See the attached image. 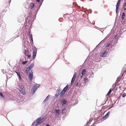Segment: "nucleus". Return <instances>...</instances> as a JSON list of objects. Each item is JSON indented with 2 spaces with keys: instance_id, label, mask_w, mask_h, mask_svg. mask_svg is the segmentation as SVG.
Instances as JSON below:
<instances>
[{
  "instance_id": "36",
  "label": "nucleus",
  "mask_w": 126,
  "mask_h": 126,
  "mask_svg": "<svg viewBox=\"0 0 126 126\" xmlns=\"http://www.w3.org/2000/svg\"><path fill=\"white\" fill-rule=\"evenodd\" d=\"M46 126H50L49 125L47 124L46 125Z\"/></svg>"
},
{
  "instance_id": "28",
  "label": "nucleus",
  "mask_w": 126,
  "mask_h": 126,
  "mask_svg": "<svg viewBox=\"0 0 126 126\" xmlns=\"http://www.w3.org/2000/svg\"><path fill=\"white\" fill-rule=\"evenodd\" d=\"M27 62V61H26L24 62H22V64L23 65H24Z\"/></svg>"
},
{
  "instance_id": "9",
  "label": "nucleus",
  "mask_w": 126,
  "mask_h": 126,
  "mask_svg": "<svg viewBox=\"0 0 126 126\" xmlns=\"http://www.w3.org/2000/svg\"><path fill=\"white\" fill-rule=\"evenodd\" d=\"M120 3H117L116 5V13H117V11L118 10L119 7V5H120Z\"/></svg>"
},
{
  "instance_id": "7",
  "label": "nucleus",
  "mask_w": 126,
  "mask_h": 126,
  "mask_svg": "<svg viewBox=\"0 0 126 126\" xmlns=\"http://www.w3.org/2000/svg\"><path fill=\"white\" fill-rule=\"evenodd\" d=\"M33 72L32 70L29 73V79L31 81L33 78Z\"/></svg>"
},
{
  "instance_id": "13",
  "label": "nucleus",
  "mask_w": 126,
  "mask_h": 126,
  "mask_svg": "<svg viewBox=\"0 0 126 126\" xmlns=\"http://www.w3.org/2000/svg\"><path fill=\"white\" fill-rule=\"evenodd\" d=\"M106 56V53L105 52H103L101 53V56L102 57H105Z\"/></svg>"
},
{
  "instance_id": "39",
  "label": "nucleus",
  "mask_w": 126,
  "mask_h": 126,
  "mask_svg": "<svg viewBox=\"0 0 126 126\" xmlns=\"http://www.w3.org/2000/svg\"><path fill=\"white\" fill-rule=\"evenodd\" d=\"M94 126V124L93 125H91V126Z\"/></svg>"
},
{
  "instance_id": "29",
  "label": "nucleus",
  "mask_w": 126,
  "mask_h": 126,
  "mask_svg": "<svg viewBox=\"0 0 126 126\" xmlns=\"http://www.w3.org/2000/svg\"><path fill=\"white\" fill-rule=\"evenodd\" d=\"M59 91H60V90H59L58 91V94H56V97H58L59 96Z\"/></svg>"
},
{
  "instance_id": "32",
  "label": "nucleus",
  "mask_w": 126,
  "mask_h": 126,
  "mask_svg": "<svg viewBox=\"0 0 126 126\" xmlns=\"http://www.w3.org/2000/svg\"><path fill=\"white\" fill-rule=\"evenodd\" d=\"M121 0H119L118 2H117L118 3H120V2L121 1Z\"/></svg>"
},
{
  "instance_id": "11",
  "label": "nucleus",
  "mask_w": 126,
  "mask_h": 126,
  "mask_svg": "<svg viewBox=\"0 0 126 126\" xmlns=\"http://www.w3.org/2000/svg\"><path fill=\"white\" fill-rule=\"evenodd\" d=\"M49 97H50V95H49L47 96V97L44 100V101L43 102V103H45L46 102V101L47 100H48Z\"/></svg>"
},
{
  "instance_id": "37",
  "label": "nucleus",
  "mask_w": 126,
  "mask_h": 126,
  "mask_svg": "<svg viewBox=\"0 0 126 126\" xmlns=\"http://www.w3.org/2000/svg\"><path fill=\"white\" fill-rule=\"evenodd\" d=\"M82 77H83V76H80V78H82Z\"/></svg>"
},
{
  "instance_id": "38",
  "label": "nucleus",
  "mask_w": 126,
  "mask_h": 126,
  "mask_svg": "<svg viewBox=\"0 0 126 126\" xmlns=\"http://www.w3.org/2000/svg\"><path fill=\"white\" fill-rule=\"evenodd\" d=\"M78 85V83H77V85H76V86H77V85Z\"/></svg>"
},
{
  "instance_id": "4",
  "label": "nucleus",
  "mask_w": 126,
  "mask_h": 126,
  "mask_svg": "<svg viewBox=\"0 0 126 126\" xmlns=\"http://www.w3.org/2000/svg\"><path fill=\"white\" fill-rule=\"evenodd\" d=\"M110 114V112L109 111L105 116H104L102 118V120H104L106 119L109 117Z\"/></svg>"
},
{
  "instance_id": "24",
  "label": "nucleus",
  "mask_w": 126,
  "mask_h": 126,
  "mask_svg": "<svg viewBox=\"0 0 126 126\" xmlns=\"http://www.w3.org/2000/svg\"><path fill=\"white\" fill-rule=\"evenodd\" d=\"M76 75H77L76 73H74V75L73 77L72 78L75 79L76 78Z\"/></svg>"
},
{
  "instance_id": "18",
  "label": "nucleus",
  "mask_w": 126,
  "mask_h": 126,
  "mask_svg": "<svg viewBox=\"0 0 126 126\" xmlns=\"http://www.w3.org/2000/svg\"><path fill=\"white\" fill-rule=\"evenodd\" d=\"M24 86H23L22 85H20L19 86V91L20 90H23L24 89Z\"/></svg>"
},
{
  "instance_id": "19",
  "label": "nucleus",
  "mask_w": 126,
  "mask_h": 126,
  "mask_svg": "<svg viewBox=\"0 0 126 126\" xmlns=\"http://www.w3.org/2000/svg\"><path fill=\"white\" fill-rule=\"evenodd\" d=\"M125 16V13L124 12L123 13L122 15V20H123L124 19Z\"/></svg>"
},
{
  "instance_id": "10",
  "label": "nucleus",
  "mask_w": 126,
  "mask_h": 126,
  "mask_svg": "<svg viewBox=\"0 0 126 126\" xmlns=\"http://www.w3.org/2000/svg\"><path fill=\"white\" fill-rule=\"evenodd\" d=\"M87 71L85 69H84L82 71L81 74L82 75H85Z\"/></svg>"
},
{
  "instance_id": "16",
  "label": "nucleus",
  "mask_w": 126,
  "mask_h": 126,
  "mask_svg": "<svg viewBox=\"0 0 126 126\" xmlns=\"http://www.w3.org/2000/svg\"><path fill=\"white\" fill-rule=\"evenodd\" d=\"M66 111L67 110L65 109H63L62 110V112L63 114H65L66 113Z\"/></svg>"
},
{
  "instance_id": "27",
  "label": "nucleus",
  "mask_w": 126,
  "mask_h": 126,
  "mask_svg": "<svg viewBox=\"0 0 126 126\" xmlns=\"http://www.w3.org/2000/svg\"><path fill=\"white\" fill-rule=\"evenodd\" d=\"M0 95L2 97H4V96L3 95L2 93L0 92Z\"/></svg>"
},
{
  "instance_id": "2",
  "label": "nucleus",
  "mask_w": 126,
  "mask_h": 126,
  "mask_svg": "<svg viewBox=\"0 0 126 126\" xmlns=\"http://www.w3.org/2000/svg\"><path fill=\"white\" fill-rule=\"evenodd\" d=\"M40 86V85L39 84H35L33 86L32 89V90L34 92H35Z\"/></svg>"
},
{
  "instance_id": "35",
  "label": "nucleus",
  "mask_w": 126,
  "mask_h": 126,
  "mask_svg": "<svg viewBox=\"0 0 126 126\" xmlns=\"http://www.w3.org/2000/svg\"><path fill=\"white\" fill-rule=\"evenodd\" d=\"M19 79H21V77L20 75H19Z\"/></svg>"
},
{
  "instance_id": "25",
  "label": "nucleus",
  "mask_w": 126,
  "mask_h": 126,
  "mask_svg": "<svg viewBox=\"0 0 126 126\" xmlns=\"http://www.w3.org/2000/svg\"><path fill=\"white\" fill-rule=\"evenodd\" d=\"M126 94L125 93H123V94H122V97H123L124 98V97L126 96Z\"/></svg>"
},
{
  "instance_id": "20",
  "label": "nucleus",
  "mask_w": 126,
  "mask_h": 126,
  "mask_svg": "<svg viewBox=\"0 0 126 126\" xmlns=\"http://www.w3.org/2000/svg\"><path fill=\"white\" fill-rule=\"evenodd\" d=\"M113 90V89H110L108 92L107 94V95H109L111 93V91H112Z\"/></svg>"
},
{
  "instance_id": "33",
  "label": "nucleus",
  "mask_w": 126,
  "mask_h": 126,
  "mask_svg": "<svg viewBox=\"0 0 126 126\" xmlns=\"http://www.w3.org/2000/svg\"><path fill=\"white\" fill-rule=\"evenodd\" d=\"M40 1V0H36V2H38V3Z\"/></svg>"
},
{
  "instance_id": "22",
  "label": "nucleus",
  "mask_w": 126,
  "mask_h": 126,
  "mask_svg": "<svg viewBox=\"0 0 126 126\" xmlns=\"http://www.w3.org/2000/svg\"><path fill=\"white\" fill-rule=\"evenodd\" d=\"M65 91H64L63 90L61 92V96H62L65 93Z\"/></svg>"
},
{
  "instance_id": "1",
  "label": "nucleus",
  "mask_w": 126,
  "mask_h": 126,
  "mask_svg": "<svg viewBox=\"0 0 126 126\" xmlns=\"http://www.w3.org/2000/svg\"><path fill=\"white\" fill-rule=\"evenodd\" d=\"M43 119H42L41 117H39L36 119V123H37L36 124V126L40 125L42 122V121H41V120Z\"/></svg>"
},
{
  "instance_id": "3",
  "label": "nucleus",
  "mask_w": 126,
  "mask_h": 126,
  "mask_svg": "<svg viewBox=\"0 0 126 126\" xmlns=\"http://www.w3.org/2000/svg\"><path fill=\"white\" fill-rule=\"evenodd\" d=\"M34 64L33 63H31L29 66L27 67L26 70V71H27V72H28V71L32 69L33 67Z\"/></svg>"
},
{
  "instance_id": "30",
  "label": "nucleus",
  "mask_w": 126,
  "mask_h": 126,
  "mask_svg": "<svg viewBox=\"0 0 126 126\" xmlns=\"http://www.w3.org/2000/svg\"><path fill=\"white\" fill-rule=\"evenodd\" d=\"M30 37L32 42H33V39L32 35Z\"/></svg>"
},
{
  "instance_id": "12",
  "label": "nucleus",
  "mask_w": 126,
  "mask_h": 126,
  "mask_svg": "<svg viewBox=\"0 0 126 126\" xmlns=\"http://www.w3.org/2000/svg\"><path fill=\"white\" fill-rule=\"evenodd\" d=\"M34 3H31L30 5V7L31 9H32L33 8L34 6Z\"/></svg>"
},
{
  "instance_id": "17",
  "label": "nucleus",
  "mask_w": 126,
  "mask_h": 126,
  "mask_svg": "<svg viewBox=\"0 0 126 126\" xmlns=\"http://www.w3.org/2000/svg\"><path fill=\"white\" fill-rule=\"evenodd\" d=\"M55 111H56V113L58 115H59L60 114L59 113L60 112V110H57L56 109L55 110Z\"/></svg>"
},
{
  "instance_id": "34",
  "label": "nucleus",
  "mask_w": 126,
  "mask_h": 126,
  "mask_svg": "<svg viewBox=\"0 0 126 126\" xmlns=\"http://www.w3.org/2000/svg\"><path fill=\"white\" fill-rule=\"evenodd\" d=\"M16 73L17 74V75L19 76V75H20V74H19V73L17 72H16Z\"/></svg>"
},
{
  "instance_id": "26",
  "label": "nucleus",
  "mask_w": 126,
  "mask_h": 126,
  "mask_svg": "<svg viewBox=\"0 0 126 126\" xmlns=\"http://www.w3.org/2000/svg\"><path fill=\"white\" fill-rule=\"evenodd\" d=\"M75 79L72 78V79L71 80V84L73 83Z\"/></svg>"
},
{
  "instance_id": "31",
  "label": "nucleus",
  "mask_w": 126,
  "mask_h": 126,
  "mask_svg": "<svg viewBox=\"0 0 126 126\" xmlns=\"http://www.w3.org/2000/svg\"><path fill=\"white\" fill-rule=\"evenodd\" d=\"M110 44L108 43L107 44V46H106V47H108L110 46Z\"/></svg>"
},
{
  "instance_id": "21",
  "label": "nucleus",
  "mask_w": 126,
  "mask_h": 126,
  "mask_svg": "<svg viewBox=\"0 0 126 126\" xmlns=\"http://www.w3.org/2000/svg\"><path fill=\"white\" fill-rule=\"evenodd\" d=\"M124 10H126V3H124L123 5V6Z\"/></svg>"
},
{
  "instance_id": "14",
  "label": "nucleus",
  "mask_w": 126,
  "mask_h": 126,
  "mask_svg": "<svg viewBox=\"0 0 126 126\" xmlns=\"http://www.w3.org/2000/svg\"><path fill=\"white\" fill-rule=\"evenodd\" d=\"M68 85H66V86H65V87L63 88V90L64 91H65V92H66L68 88Z\"/></svg>"
},
{
  "instance_id": "8",
  "label": "nucleus",
  "mask_w": 126,
  "mask_h": 126,
  "mask_svg": "<svg viewBox=\"0 0 126 126\" xmlns=\"http://www.w3.org/2000/svg\"><path fill=\"white\" fill-rule=\"evenodd\" d=\"M61 103L63 106L64 105L66 104L67 103V101H66L64 99H62L61 101Z\"/></svg>"
},
{
  "instance_id": "23",
  "label": "nucleus",
  "mask_w": 126,
  "mask_h": 126,
  "mask_svg": "<svg viewBox=\"0 0 126 126\" xmlns=\"http://www.w3.org/2000/svg\"><path fill=\"white\" fill-rule=\"evenodd\" d=\"M84 81L85 82H86L88 81V78H85L84 79Z\"/></svg>"
},
{
  "instance_id": "5",
  "label": "nucleus",
  "mask_w": 126,
  "mask_h": 126,
  "mask_svg": "<svg viewBox=\"0 0 126 126\" xmlns=\"http://www.w3.org/2000/svg\"><path fill=\"white\" fill-rule=\"evenodd\" d=\"M37 50L36 48L34 47L33 52V59H34L36 56Z\"/></svg>"
},
{
  "instance_id": "6",
  "label": "nucleus",
  "mask_w": 126,
  "mask_h": 126,
  "mask_svg": "<svg viewBox=\"0 0 126 126\" xmlns=\"http://www.w3.org/2000/svg\"><path fill=\"white\" fill-rule=\"evenodd\" d=\"M25 53L26 55H27L28 57V58L30 59L31 57V54L29 52L28 50H25Z\"/></svg>"
},
{
  "instance_id": "15",
  "label": "nucleus",
  "mask_w": 126,
  "mask_h": 126,
  "mask_svg": "<svg viewBox=\"0 0 126 126\" xmlns=\"http://www.w3.org/2000/svg\"><path fill=\"white\" fill-rule=\"evenodd\" d=\"M21 93L23 94L24 95L25 94V89L21 90L20 91Z\"/></svg>"
}]
</instances>
